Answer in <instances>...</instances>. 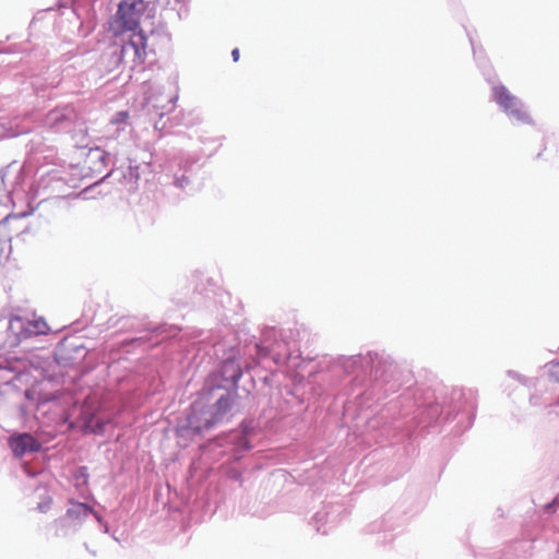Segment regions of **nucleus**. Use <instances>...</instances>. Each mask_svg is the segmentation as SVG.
I'll return each mask as SVG.
<instances>
[{
    "instance_id": "obj_1",
    "label": "nucleus",
    "mask_w": 559,
    "mask_h": 559,
    "mask_svg": "<svg viewBox=\"0 0 559 559\" xmlns=\"http://www.w3.org/2000/svg\"><path fill=\"white\" fill-rule=\"evenodd\" d=\"M146 8L145 0H121L110 23V29L116 36L126 32L132 33L129 40L121 46L120 56L121 61L131 63L132 68L143 64L147 55V38L139 29Z\"/></svg>"
},
{
    "instance_id": "obj_2",
    "label": "nucleus",
    "mask_w": 559,
    "mask_h": 559,
    "mask_svg": "<svg viewBox=\"0 0 559 559\" xmlns=\"http://www.w3.org/2000/svg\"><path fill=\"white\" fill-rule=\"evenodd\" d=\"M492 93L495 102L511 119L523 123H532V119L527 111L524 109L522 103L514 95H512L506 86H495L492 88Z\"/></svg>"
},
{
    "instance_id": "obj_3",
    "label": "nucleus",
    "mask_w": 559,
    "mask_h": 559,
    "mask_svg": "<svg viewBox=\"0 0 559 559\" xmlns=\"http://www.w3.org/2000/svg\"><path fill=\"white\" fill-rule=\"evenodd\" d=\"M9 445L17 457H22L26 453L38 452L41 448L40 442L26 432L12 435L9 438Z\"/></svg>"
},
{
    "instance_id": "obj_4",
    "label": "nucleus",
    "mask_w": 559,
    "mask_h": 559,
    "mask_svg": "<svg viewBox=\"0 0 559 559\" xmlns=\"http://www.w3.org/2000/svg\"><path fill=\"white\" fill-rule=\"evenodd\" d=\"M231 405H233V401L228 394L221 396L214 405V407H215L214 418L211 421H207L205 427L210 428L216 421H218L221 419V417L224 416L231 408Z\"/></svg>"
},
{
    "instance_id": "obj_5",
    "label": "nucleus",
    "mask_w": 559,
    "mask_h": 559,
    "mask_svg": "<svg viewBox=\"0 0 559 559\" xmlns=\"http://www.w3.org/2000/svg\"><path fill=\"white\" fill-rule=\"evenodd\" d=\"M31 325L36 334H47L50 331L47 322L43 318L33 320Z\"/></svg>"
},
{
    "instance_id": "obj_6",
    "label": "nucleus",
    "mask_w": 559,
    "mask_h": 559,
    "mask_svg": "<svg viewBox=\"0 0 559 559\" xmlns=\"http://www.w3.org/2000/svg\"><path fill=\"white\" fill-rule=\"evenodd\" d=\"M90 510L91 509L85 503H78L74 506V508L69 509L67 511V514L69 516H73L74 514H80V513H83L84 515H86L90 512Z\"/></svg>"
},
{
    "instance_id": "obj_7",
    "label": "nucleus",
    "mask_w": 559,
    "mask_h": 559,
    "mask_svg": "<svg viewBox=\"0 0 559 559\" xmlns=\"http://www.w3.org/2000/svg\"><path fill=\"white\" fill-rule=\"evenodd\" d=\"M129 119V112L126 110L118 111L110 120L112 124L127 123Z\"/></svg>"
},
{
    "instance_id": "obj_8",
    "label": "nucleus",
    "mask_w": 559,
    "mask_h": 559,
    "mask_svg": "<svg viewBox=\"0 0 559 559\" xmlns=\"http://www.w3.org/2000/svg\"><path fill=\"white\" fill-rule=\"evenodd\" d=\"M51 503H52V499H51V497L47 496V497L44 499V501H43V502H40V503L38 504V509H39V511H41V512H46V511H48V510H49V508H50V506H51Z\"/></svg>"
},
{
    "instance_id": "obj_9",
    "label": "nucleus",
    "mask_w": 559,
    "mask_h": 559,
    "mask_svg": "<svg viewBox=\"0 0 559 559\" xmlns=\"http://www.w3.org/2000/svg\"><path fill=\"white\" fill-rule=\"evenodd\" d=\"M231 57H233V60L235 62H237L240 58V52H239V49L238 48H235L233 51H231Z\"/></svg>"
},
{
    "instance_id": "obj_10",
    "label": "nucleus",
    "mask_w": 559,
    "mask_h": 559,
    "mask_svg": "<svg viewBox=\"0 0 559 559\" xmlns=\"http://www.w3.org/2000/svg\"><path fill=\"white\" fill-rule=\"evenodd\" d=\"M102 429H103L102 425L97 424L96 427L93 430L97 431V430H102Z\"/></svg>"
}]
</instances>
